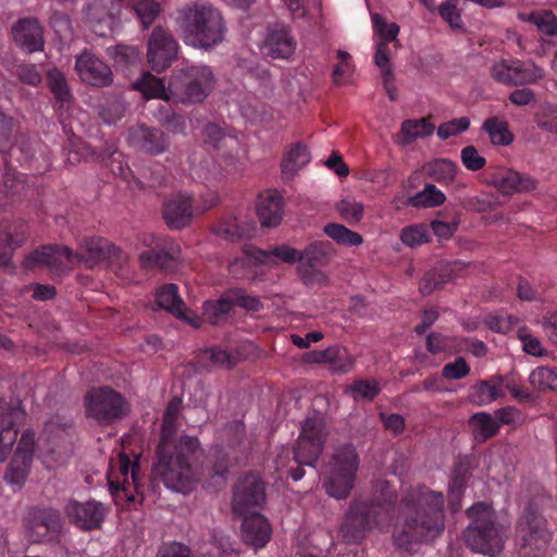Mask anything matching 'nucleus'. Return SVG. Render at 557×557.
Segmentation results:
<instances>
[{
	"mask_svg": "<svg viewBox=\"0 0 557 557\" xmlns=\"http://www.w3.org/2000/svg\"><path fill=\"white\" fill-rule=\"evenodd\" d=\"M530 382L539 389H557V369L539 367L531 372Z\"/></svg>",
	"mask_w": 557,
	"mask_h": 557,
	"instance_id": "53",
	"label": "nucleus"
},
{
	"mask_svg": "<svg viewBox=\"0 0 557 557\" xmlns=\"http://www.w3.org/2000/svg\"><path fill=\"white\" fill-rule=\"evenodd\" d=\"M372 26H373V40H374V63H376V58L379 53L383 54L386 61H392V48H398V34L399 26L392 22L387 23L380 14L372 15Z\"/></svg>",
	"mask_w": 557,
	"mask_h": 557,
	"instance_id": "24",
	"label": "nucleus"
},
{
	"mask_svg": "<svg viewBox=\"0 0 557 557\" xmlns=\"http://www.w3.org/2000/svg\"><path fill=\"white\" fill-rule=\"evenodd\" d=\"M26 529L32 541H49L57 537L62 530L60 513L52 509L32 511Z\"/></svg>",
	"mask_w": 557,
	"mask_h": 557,
	"instance_id": "19",
	"label": "nucleus"
},
{
	"mask_svg": "<svg viewBox=\"0 0 557 557\" xmlns=\"http://www.w3.org/2000/svg\"><path fill=\"white\" fill-rule=\"evenodd\" d=\"M458 337L432 333L426 338V348L432 354L458 352Z\"/></svg>",
	"mask_w": 557,
	"mask_h": 557,
	"instance_id": "50",
	"label": "nucleus"
},
{
	"mask_svg": "<svg viewBox=\"0 0 557 557\" xmlns=\"http://www.w3.org/2000/svg\"><path fill=\"white\" fill-rule=\"evenodd\" d=\"M234 302L228 296V290L216 300H208L203 302V315L212 324H218L228 315Z\"/></svg>",
	"mask_w": 557,
	"mask_h": 557,
	"instance_id": "41",
	"label": "nucleus"
},
{
	"mask_svg": "<svg viewBox=\"0 0 557 557\" xmlns=\"http://www.w3.org/2000/svg\"><path fill=\"white\" fill-rule=\"evenodd\" d=\"M297 41L289 29L276 25L268 29L260 50L264 55L273 59H288L295 53Z\"/></svg>",
	"mask_w": 557,
	"mask_h": 557,
	"instance_id": "21",
	"label": "nucleus"
},
{
	"mask_svg": "<svg viewBox=\"0 0 557 557\" xmlns=\"http://www.w3.org/2000/svg\"><path fill=\"white\" fill-rule=\"evenodd\" d=\"M144 28H148L160 13V4L156 0H127Z\"/></svg>",
	"mask_w": 557,
	"mask_h": 557,
	"instance_id": "44",
	"label": "nucleus"
},
{
	"mask_svg": "<svg viewBox=\"0 0 557 557\" xmlns=\"http://www.w3.org/2000/svg\"><path fill=\"white\" fill-rule=\"evenodd\" d=\"M470 425L472 426L475 436L482 440L494 435L498 429L496 420L485 412L475 413L470 419Z\"/></svg>",
	"mask_w": 557,
	"mask_h": 557,
	"instance_id": "51",
	"label": "nucleus"
},
{
	"mask_svg": "<svg viewBox=\"0 0 557 557\" xmlns=\"http://www.w3.org/2000/svg\"><path fill=\"white\" fill-rule=\"evenodd\" d=\"M539 128L557 134V103L544 102L534 115Z\"/></svg>",
	"mask_w": 557,
	"mask_h": 557,
	"instance_id": "48",
	"label": "nucleus"
},
{
	"mask_svg": "<svg viewBox=\"0 0 557 557\" xmlns=\"http://www.w3.org/2000/svg\"><path fill=\"white\" fill-rule=\"evenodd\" d=\"M35 450V434L27 430L22 433L16 450L5 472V481L13 487H20L26 480Z\"/></svg>",
	"mask_w": 557,
	"mask_h": 557,
	"instance_id": "14",
	"label": "nucleus"
},
{
	"mask_svg": "<svg viewBox=\"0 0 557 557\" xmlns=\"http://www.w3.org/2000/svg\"><path fill=\"white\" fill-rule=\"evenodd\" d=\"M380 389L375 381H357L347 388V392L355 400H372Z\"/></svg>",
	"mask_w": 557,
	"mask_h": 557,
	"instance_id": "55",
	"label": "nucleus"
},
{
	"mask_svg": "<svg viewBox=\"0 0 557 557\" xmlns=\"http://www.w3.org/2000/svg\"><path fill=\"white\" fill-rule=\"evenodd\" d=\"M73 264L81 263L87 267H94L104 260L120 258V250L109 240L102 237H90L84 239L78 247L77 252H73Z\"/></svg>",
	"mask_w": 557,
	"mask_h": 557,
	"instance_id": "17",
	"label": "nucleus"
},
{
	"mask_svg": "<svg viewBox=\"0 0 557 557\" xmlns=\"http://www.w3.org/2000/svg\"><path fill=\"white\" fill-rule=\"evenodd\" d=\"M22 243L23 238L14 239L10 233L0 231V267L10 268L11 253Z\"/></svg>",
	"mask_w": 557,
	"mask_h": 557,
	"instance_id": "58",
	"label": "nucleus"
},
{
	"mask_svg": "<svg viewBox=\"0 0 557 557\" xmlns=\"http://www.w3.org/2000/svg\"><path fill=\"white\" fill-rule=\"evenodd\" d=\"M490 75L503 85L519 86L537 83L544 77L545 71L532 61L500 59L492 63Z\"/></svg>",
	"mask_w": 557,
	"mask_h": 557,
	"instance_id": "10",
	"label": "nucleus"
},
{
	"mask_svg": "<svg viewBox=\"0 0 557 557\" xmlns=\"http://www.w3.org/2000/svg\"><path fill=\"white\" fill-rule=\"evenodd\" d=\"M310 160L311 157L307 147L297 144L286 151L282 161V172L285 176L292 177Z\"/></svg>",
	"mask_w": 557,
	"mask_h": 557,
	"instance_id": "39",
	"label": "nucleus"
},
{
	"mask_svg": "<svg viewBox=\"0 0 557 557\" xmlns=\"http://www.w3.org/2000/svg\"><path fill=\"white\" fill-rule=\"evenodd\" d=\"M544 519L534 510H528L520 519L517 532L523 541V545H532L537 541H547V534L544 529Z\"/></svg>",
	"mask_w": 557,
	"mask_h": 557,
	"instance_id": "32",
	"label": "nucleus"
},
{
	"mask_svg": "<svg viewBox=\"0 0 557 557\" xmlns=\"http://www.w3.org/2000/svg\"><path fill=\"white\" fill-rule=\"evenodd\" d=\"M493 186L504 195L531 191L536 188V181L527 174H521L511 169H502L495 172L491 178Z\"/></svg>",
	"mask_w": 557,
	"mask_h": 557,
	"instance_id": "27",
	"label": "nucleus"
},
{
	"mask_svg": "<svg viewBox=\"0 0 557 557\" xmlns=\"http://www.w3.org/2000/svg\"><path fill=\"white\" fill-rule=\"evenodd\" d=\"M128 141L134 148L153 154L163 152L168 147L161 132L141 125L131 128Z\"/></svg>",
	"mask_w": 557,
	"mask_h": 557,
	"instance_id": "30",
	"label": "nucleus"
},
{
	"mask_svg": "<svg viewBox=\"0 0 557 557\" xmlns=\"http://www.w3.org/2000/svg\"><path fill=\"white\" fill-rule=\"evenodd\" d=\"M392 503L355 505L339 530V536L346 542H358L366 530L383 528L389 516Z\"/></svg>",
	"mask_w": 557,
	"mask_h": 557,
	"instance_id": "7",
	"label": "nucleus"
},
{
	"mask_svg": "<svg viewBox=\"0 0 557 557\" xmlns=\"http://www.w3.org/2000/svg\"><path fill=\"white\" fill-rule=\"evenodd\" d=\"M107 513L108 509L97 500L70 502L66 506V515L70 520L84 530L98 529Z\"/></svg>",
	"mask_w": 557,
	"mask_h": 557,
	"instance_id": "20",
	"label": "nucleus"
},
{
	"mask_svg": "<svg viewBox=\"0 0 557 557\" xmlns=\"http://www.w3.org/2000/svg\"><path fill=\"white\" fill-rule=\"evenodd\" d=\"M305 361L309 363H325L333 372L346 373L354 368L355 360L347 349L341 346H332L324 350H312L305 355Z\"/></svg>",
	"mask_w": 557,
	"mask_h": 557,
	"instance_id": "28",
	"label": "nucleus"
},
{
	"mask_svg": "<svg viewBox=\"0 0 557 557\" xmlns=\"http://www.w3.org/2000/svg\"><path fill=\"white\" fill-rule=\"evenodd\" d=\"M335 209L339 216L348 224H358L364 216V205L355 197L347 196L337 201Z\"/></svg>",
	"mask_w": 557,
	"mask_h": 557,
	"instance_id": "43",
	"label": "nucleus"
},
{
	"mask_svg": "<svg viewBox=\"0 0 557 557\" xmlns=\"http://www.w3.org/2000/svg\"><path fill=\"white\" fill-rule=\"evenodd\" d=\"M441 16L449 24L451 28H461L462 20L458 11L455 0H447L440 7Z\"/></svg>",
	"mask_w": 557,
	"mask_h": 557,
	"instance_id": "63",
	"label": "nucleus"
},
{
	"mask_svg": "<svg viewBox=\"0 0 557 557\" xmlns=\"http://www.w3.org/2000/svg\"><path fill=\"white\" fill-rule=\"evenodd\" d=\"M75 71L83 82L91 86L104 87L112 83L111 69L97 55L86 50L77 55Z\"/></svg>",
	"mask_w": 557,
	"mask_h": 557,
	"instance_id": "18",
	"label": "nucleus"
},
{
	"mask_svg": "<svg viewBox=\"0 0 557 557\" xmlns=\"http://www.w3.org/2000/svg\"><path fill=\"white\" fill-rule=\"evenodd\" d=\"M376 67L380 70L384 88L391 100H396L397 89L394 85V73L392 61H386L385 57L379 53L376 58Z\"/></svg>",
	"mask_w": 557,
	"mask_h": 557,
	"instance_id": "56",
	"label": "nucleus"
},
{
	"mask_svg": "<svg viewBox=\"0 0 557 557\" xmlns=\"http://www.w3.org/2000/svg\"><path fill=\"white\" fill-rule=\"evenodd\" d=\"M143 244L149 248L139 255V260L144 267H165L166 261L174 260L180 255L178 245L173 242L166 244L153 234L144 235Z\"/></svg>",
	"mask_w": 557,
	"mask_h": 557,
	"instance_id": "22",
	"label": "nucleus"
},
{
	"mask_svg": "<svg viewBox=\"0 0 557 557\" xmlns=\"http://www.w3.org/2000/svg\"><path fill=\"white\" fill-rule=\"evenodd\" d=\"M333 251V246L327 240L311 243L304 250L305 261L308 262L311 267L323 263L325 260H329L332 257Z\"/></svg>",
	"mask_w": 557,
	"mask_h": 557,
	"instance_id": "49",
	"label": "nucleus"
},
{
	"mask_svg": "<svg viewBox=\"0 0 557 557\" xmlns=\"http://www.w3.org/2000/svg\"><path fill=\"white\" fill-rule=\"evenodd\" d=\"M434 129L435 126L426 119L405 120L400 127V144L407 146L419 138L429 137Z\"/></svg>",
	"mask_w": 557,
	"mask_h": 557,
	"instance_id": "36",
	"label": "nucleus"
},
{
	"mask_svg": "<svg viewBox=\"0 0 557 557\" xmlns=\"http://www.w3.org/2000/svg\"><path fill=\"white\" fill-rule=\"evenodd\" d=\"M471 522L465 531V542L474 552L496 557L504 547L507 525L498 520L496 511L485 503H476L467 511Z\"/></svg>",
	"mask_w": 557,
	"mask_h": 557,
	"instance_id": "4",
	"label": "nucleus"
},
{
	"mask_svg": "<svg viewBox=\"0 0 557 557\" xmlns=\"http://www.w3.org/2000/svg\"><path fill=\"white\" fill-rule=\"evenodd\" d=\"M178 44L164 28L154 27L148 39L147 59L156 72L166 70L177 55Z\"/></svg>",
	"mask_w": 557,
	"mask_h": 557,
	"instance_id": "12",
	"label": "nucleus"
},
{
	"mask_svg": "<svg viewBox=\"0 0 557 557\" xmlns=\"http://www.w3.org/2000/svg\"><path fill=\"white\" fill-rule=\"evenodd\" d=\"M137 462L132 463L127 455L120 454L117 461L111 465L107 474L110 493L121 506L129 508L137 504Z\"/></svg>",
	"mask_w": 557,
	"mask_h": 557,
	"instance_id": "8",
	"label": "nucleus"
},
{
	"mask_svg": "<svg viewBox=\"0 0 557 557\" xmlns=\"http://www.w3.org/2000/svg\"><path fill=\"white\" fill-rule=\"evenodd\" d=\"M133 88L140 91L145 98H157L166 101L174 100L171 82L169 87L165 88L163 82L149 72L144 73L138 81L133 83Z\"/></svg>",
	"mask_w": 557,
	"mask_h": 557,
	"instance_id": "33",
	"label": "nucleus"
},
{
	"mask_svg": "<svg viewBox=\"0 0 557 557\" xmlns=\"http://www.w3.org/2000/svg\"><path fill=\"white\" fill-rule=\"evenodd\" d=\"M470 372V367L461 357L457 358L454 362L447 363L442 370V375L449 380H460L467 376Z\"/></svg>",
	"mask_w": 557,
	"mask_h": 557,
	"instance_id": "62",
	"label": "nucleus"
},
{
	"mask_svg": "<svg viewBox=\"0 0 557 557\" xmlns=\"http://www.w3.org/2000/svg\"><path fill=\"white\" fill-rule=\"evenodd\" d=\"M228 296L232 297L234 305H237L249 311H259L262 308V304L259 298L247 295L240 288L228 289Z\"/></svg>",
	"mask_w": 557,
	"mask_h": 557,
	"instance_id": "60",
	"label": "nucleus"
},
{
	"mask_svg": "<svg viewBox=\"0 0 557 557\" xmlns=\"http://www.w3.org/2000/svg\"><path fill=\"white\" fill-rule=\"evenodd\" d=\"M181 401L173 399L164 413L158 461L153 472L169 490L187 493L198 480L194 463L202 456V449L197 437L182 435L176 438L174 436Z\"/></svg>",
	"mask_w": 557,
	"mask_h": 557,
	"instance_id": "1",
	"label": "nucleus"
},
{
	"mask_svg": "<svg viewBox=\"0 0 557 557\" xmlns=\"http://www.w3.org/2000/svg\"><path fill=\"white\" fill-rule=\"evenodd\" d=\"M124 400L122 396L109 388H94L86 397V411L99 423L106 424L122 416Z\"/></svg>",
	"mask_w": 557,
	"mask_h": 557,
	"instance_id": "11",
	"label": "nucleus"
},
{
	"mask_svg": "<svg viewBox=\"0 0 557 557\" xmlns=\"http://www.w3.org/2000/svg\"><path fill=\"white\" fill-rule=\"evenodd\" d=\"M47 79L60 106L70 103L71 94L64 75L58 69H51L47 73Z\"/></svg>",
	"mask_w": 557,
	"mask_h": 557,
	"instance_id": "47",
	"label": "nucleus"
},
{
	"mask_svg": "<svg viewBox=\"0 0 557 557\" xmlns=\"http://www.w3.org/2000/svg\"><path fill=\"white\" fill-rule=\"evenodd\" d=\"M400 240L410 248L419 247L429 240L428 227L423 224L406 226L400 232Z\"/></svg>",
	"mask_w": 557,
	"mask_h": 557,
	"instance_id": "52",
	"label": "nucleus"
},
{
	"mask_svg": "<svg viewBox=\"0 0 557 557\" xmlns=\"http://www.w3.org/2000/svg\"><path fill=\"white\" fill-rule=\"evenodd\" d=\"M194 216L191 196L175 194L169 197L163 205V218L169 227L181 230L187 226Z\"/></svg>",
	"mask_w": 557,
	"mask_h": 557,
	"instance_id": "25",
	"label": "nucleus"
},
{
	"mask_svg": "<svg viewBox=\"0 0 557 557\" xmlns=\"http://www.w3.org/2000/svg\"><path fill=\"white\" fill-rule=\"evenodd\" d=\"M446 200L445 194L433 184H426L424 188L409 199L414 207H436Z\"/></svg>",
	"mask_w": 557,
	"mask_h": 557,
	"instance_id": "45",
	"label": "nucleus"
},
{
	"mask_svg": "<svg viewBox=\"0 0 557 557\" xmlns=\"http://www.w3.org/2000/svg\"><path fill=\"white\" fill-rule=\"evenodd\" d=\"M215 77L205 64H194L182 69L171 77L174 99L187 103L203 101L211 92Z\"/></svg>",
	"mask_w": 557,
	"mask_h": 557,
	"instance_id": "6",
	"label": "nucleus"
},
{
	"mask_svg": "<svg viewBox=\"0 0 557 557\" xmlns=\"http://www.w3.org/2000/svg\"><path fill=\"white\" fill-rule=\"evenodd\" d=\"M423 172L440 184H450L457 174V164L449 159H435L423 165Z\"/></svg>",
	"mask_w": 557,
	"mask_h": 557,
	"instance_id": "37",
	"label": "nucleus"
},
{
	"mask_svg": "<svg viewBox=\"0 0 557 557\" xmlns=\"http://www.w3.org/2000/svg\"><path fill=\"white\" fill-rule=\"evenodd\" d=\"M359 468V458L352 446H344L332 457L323 479L326 493L334 498H346L350 493L356 473Z\"/></svg>",
	"mask_w": 557,
	"mask_h": 557,
	"instance_id": "5",
	"label": "nucleus"
},
{
	"mask_svg": "<svg viewBox=\"0 0 557 557\" xmlns=\"http://www.w3.org/2000/svg\"><path fill=\"white\" fill-rule=\"evenodd\" d=\"M240 532L244 543L258 550L271 540L272 527L263 515L251 513L243 519Z\"/></svg>",
	"mask_w": 557,
	"mask_h": 557,
	"instance_id": "26",
	"label": "nucleus"
},
{
	"mask_svg": "<svg viewBox=\"0 0 557 557\" xmlns=\"http://www.w3.org/2000/svg\"><path fill=\"white\" fill-rule=\"evenodd\" d=\"M261 255L264 258H268L270 255H273V256H275V257L280 258L281 260H283L285 262H288V263H295V262H298V261H305V253H304V251H299V250H297L295 248H292L289 246L276 247L272 251H270V252H261Z\"/></svg>",
	"mask_w": 557,
	"mask_h": 557,
	"instance_id": "64",
	"label": "nucleus"
},
{
	"mask_svg": "<svg viewBox=\"0 0 557 557\" xmlns=\"http://www.w3.org/2000/svg\"><path fill=\"white\" fill-rule=\"evenodd\" d=\"M518 338L522 343L523 351L528 355L540 357L543 356L545 350L542 346L541 341L534 336L527 327H520L518 330Z\"/></svg>",
	"mask_w": 557,
	"mask_h": 557,
	"instance_id": "59",
	"label": "nucleus"
},
{
	"mask_svg": "<svg viewBox=\"0 0 557 557\" xmlns=\"http://www.w3.org/2000/svg\"><path fill=\"white\" fill-rule=\"evenodd\" d=\"M470 126V120L466 116L450 120L441 124L437 128V136L445 140L466 132Z\"/></svg>",
	"mask_w": 557,
	"mask_h": 557,
	"instance_id": "57",
	"label": "nucleus"
},
{
	"mask_svg": "<svg viewBox=\"0 0 557 557\" xmlns=\"http://www.w3.org/2000/svg\"><path fill=\"white\" fill-rule=\"evenodd\" d=\"M176 24L183 41L194 48L212 49L224 39V20L208 3L196 2L180 9Z\"/></svg>",
	"mask_w": 557,
	"mask_h": 557,
	"instance_id": "3",
	"label": "nucleus"
},
{
	"mask_svg": "<svg viewBox=\"0 0 557 557\" xmlns=\"http://www.w3.org/2000/svg\"><path fill=\"white\" fill-rule=\"evenodd\" d=\"M156 301L161 309L169 311L190 326L197 329L201 325V319L196 313L186 310L175 284H166L159 288L156 294Z\"/></svg>",
	"mask_w": 557,
	"mask_h": 557,
	"instance_id": "23",
	"label": "nucleus"
},
{
	"mask_svg": "<svg viewBox=\"0 0 557 557\" xmlns=\"http://www.w3.org/2000/svg\"><path fill=\"white\" fill-rule=\"evenodd\" d=\"M264 499V488L260 479L256 475H247L240 479L235 486L233 510L244 518L251 513H258Z\"/></svg>",
	"mask_w": 557,
	"mask_h": 557,
	"instance_id": "13",
	"label": "nucleus"
},
{
	"mask_svg": "<svg viewBox=\"0 0 557 557\" xmlns=\"http://www.w3.org/2000/svg\"><path fill=\"white\" fill-rule=\"evenodd\" d=\"M504 395V381L502 376H496L490 381H482L472 387L471 400L479 405H487L495 401Z\"/></svg>",
	"mask_w": 557,
	"mask_h": 557,
	"instance_id": "34",
	"label": "nucleus"
},
{
	"mask_svg": "<svg viewBox=\"0 0 557 557\" xmlns=\"http://www.w3.org/2000/svg\"><path fill=\"white\" fill-rule=\"evenodd\" d=\"M73 251L65 246H44L28 255L24 260L26 269H34L38 265L48 268L52 272H61L73 267Z\"/></svg>",
	"mask_w": 557,
	"mask_h": 557,
	"instance_id": "16",
	"label": "nucleus"
},
{
	"mask_svg": "<svg viewBox=\"0 0 557 557\" xmlns=\"http://www.w3.org/2000/svg\"><path fill=\"white\" fill-rule=\"evenodd\" d=\"M109 54L117 66L126 67L139 62L140 52L134 46L117 45L109 49Z\"/></svg>",
	"mask_w": 557,
	"mask_h": 557,
	"instance_id": "54",
	"label": "nucleus"
},
{
	"mask_svg": "<svg viewBox=\"0 0 557 557\" xmlns=\"http://www.w3.org/2000/svg\"><path fill=\"white\" fill-rule=\"evenodd\" d=\"M483 129L487 133L493 145L508 146L513 140L507 122L498 116H492L485 120Z\"/></svg>",
	"mask_w": 557,
	"mask_h": 557,
	"instance_id": "42",
	"label": "nucleus"
},
{
	"mask_svg": "<svg viewBox=\"0 0 557 557\" xmlns=\"http://www.w3.org/2000/svg\"><path fill=\"white\" fill-rule=\"evenodd\" d=\"M460 159L469 171H479L484 168L486 160L474 146H467L460 152Z\"/></svg>",
	"mask_w": 557,
	"mask_h": 557,
	"instance_id": "61",
	"label": "nucleus"
},
{
	"mask_svg": "<svg viewBox=\"0 0 557 557\" xmlns=\"http://www.w3.org/2000/svg\"><path fill=\"white\" fill-rule=\"evenodd\" d=\"M214 231L225 239H235L250 236L255 231V224L250 219L239 220L236 216H227L218 224Z\"/></svg>",
	"mask_w": 557,
	"mask_h": 557,
	"instance_id": "35",
	"label": "nucleus"
},
{
	"mask_svg": "<svg viewBox=\"0 0 557 557\" xmlns=\"http://www.w3.org/2000/svg\"><path fill=\"white\" fill-rule=\"evenodd\" d=\"M443 495L417 487L401 502L400 516L394 524L393 540L401 549L436 537L444 530Z\"/></svg>",
	"mask_w": 557,
	"mask_h": 557,
	"instance_id": "2",
	"label": "nucleus"
},
{
	"mask_svg": "<svg viewBox=\"0 0 557 557\" xmlns=\"http://www.w3.org/2000/svg\"><path fill=\"white\" fill-rule=\"evenodd\" d=\"M284 200L276 191L260 195L257 201V214L262 226H276L283 218Z\"/></svg>",
	"mask_w": 557,
	"mask_h": 557,
	"instance_id": "31",
	"label": "nucleus"
},
{
	"mask_svg": "<svg viewBox=\"0 0 557 557\" xmlns=\"http://www.w3.org/2000/svg\"><path fill=\"white\" fill-rule=\"evenodd\" d=\"M15 42L26 52L32 53L44 47V32L41 25L34 18L20 21L13 27Z\"/></svg>",
	"mask_w": 557,
	"mask_h": 557,
	"instance_id": "29",
	"label": "nucleus"
},
{
	"mask_svg": "<svg viewBox=\"0 0 557 557\" xmlns=\"http://www.w3.org/2000/svg\"><path fill=\"white\" fill-rule=\"evenodd\" d=\"M24 419L25 411L20 404L10 406L0 401V462H4L10 455Z\"/></svg>",
	"mask_w": 557,
	"mask_h": 557,
	"instance_id": "15",
	"label": "nucleus"
},
{
	"mask_svg": "<svg viewBox=\"0 0 557 557\" xmlns=\"http://www.w3.org/2000/svg\"><path fill=\"white\" fill-rule=\"evenodd\" d=\"M323 232L327 237L343 246L358 247L363 243V237L359 233L339 223H327L323 227Z\"/></svg>",
	"mask_w": 557,
	"mask_h": 557,
	"instance_id": "40",
	"label": "nucleus"
},
{
	"mask_svg": "<svg viewBox=\"0 0 557 557\" xmlns=\"http://www.w3.org/2000/svg\"><path fill=\"white\" fill-rule=\"evenodd\" d=\"M201 555L203 557H239V553L225 536L214 537L212 542L203 544Z\"/></svg>",
	"mask_w": 557,
	"mask_h": 557,
	"instance_id": "46",
	"label": "nucleus"
},
{
	"mask_svg": "<svg viewBox=\"0 0 557 557\" xmlns=\"http://www.w3.org/2000/svg\"><path fill=\"white\" fill-rule=\"evenodd\" d=\"M518 18L521 22H530L539 32L547 36L557 34V16L549 10H537L530 13L520 12Z\"/></svg>",
	"mask_w": 557,
	"mask_h": 557,
	"instance_id": "38",
	"label": "nucleus"
},
{
	"mask_svg": "<svg viewBox=\"0 0 557 557\" xmlns=\"http://www.w3.org/2000/svg\"><path fill=\"white\" fill-rule=\"evenodd\" d=\"M327 435L325 420L321 416L307 418L294 451V459L299 466H313L319 459Z\"/></svg>",
	"mask_w": 557,
	"mask_h": 557,
	"instance_id": "9",
	"label": "nucleus"
}]
</instances>
